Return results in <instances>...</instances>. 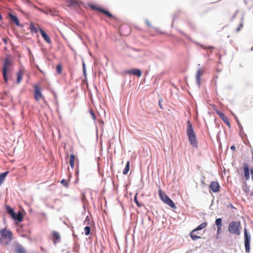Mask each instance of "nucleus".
<instances>
[{
	"label": "nucleus",
	"mask_w": 253,
	"mask_h": 253,
	"mask_svg": "<svg viewBox=\"0 0 253 253\" xmlns=\"http://www.w3.org/2000/svg\"><path fill=\"white\" fill-rule=\"evenodd\" d=\"M159 196L161 200L165 204L168 205L170 208L175 209L176 206H175L172 200L169 198L165 193H163L161 190H159Z\"/></svg>",
	"instance_id": "obj_5"
},
{
	"label": "nucleus",
	"mask_w": 253,
	"mask_h": 253,
	"mask_svg": "<svg viewBox=\"0 0 253 253\" xmlns=\"http://www.w3.org/2000/svg\"><path fill=\"white\" fill-rule=\"evenodd\" d=\"M240 228L241 222L234 220L229 223L228 230L230 233L239 236L241 234Z\"/></svg>",
	"instance_id": "obj_3"
},
{
	"label": "nucleus",
	"mask_w": 253,
	"mask_h": 253,
	"mask_svg": "<svg viewBox=\"0 0 253 253\" xmlns=\"http://www.w3.org/2000/svg\"><path fill=\"white\" fill-rule=\"evenodd\" d=\"M222 218H217L215 219V224L216 225L217 227V234H220L222 231Z\"/></svg>",
	"instance_id": "obj_14"
},
{
	"label": "nucleus",
	"mask_w": 253,
	"mask_h": 253,
	"mask_svg": "<svg viewBox=\"0 0 253 253\" xmlns=\"http://www.w3.org/2000/svg\"><path fill=\"white\" fill-rule=\"evenodd\" d=\"M29 29L32 33H36L38 32V29L35 26L33 23L30 24Z\"/></svg>",
	"instance_id": "obj_27"
},
{
	"label": "nucleus",
	"mask_w": 253,
	"mask_h": 253,
	"mask_svg": "<svg viewBox=\"0 0 253 253\" xmlns=\"http://www.w3.org/2000/svg\"><path fill=\"white\" fill-rule=\"evenodd\" d=\"M196 231H194V230H193L190 233V236L192 240L196 241L197 239H201L202 237L199 236H197L195 234V233Z\"/></svg>",
	"instance_id": "obj_25"
},
{
	"label": "nucleus",
	"mask_w": 253,
	"mask_h": 253,
	"mask_svg": "<svg viewBox=\"0 0 253 253\" xmlns=\"http://www.w3.org/2000/svg\"><path fill=\"white\" fill-rule=\"evenodd\" d=\"M216 114L218 115V116L220 118V119L223 121V122L228 126V127H230V124L228 120L227 117L224 115V114L219 110L216 111Z\"/></svg>",
	"instance_id": "obj_11"
},
{
	"label": "nucleus",
	"mask_w": 253,
	"mask_h": 253,
	"mask_svg": "<svg viewBox=\"0 0 253 253\" xmlns=\"http://www.w3.org/2000/svg\"><path fill=\"white\" fill-rule=\"evenodd\" d=\"M244 234L245 251L247 253H249L250 251V242L251 236L250 233L248 232V230L246 227H245L244 229Z\"/></svg>",
	"instance_id": "obj_7"
},
{
	"label": "nucleus",
	"mask_w": 253,
	"mask_h": 253,
	"mask_svg": "<svg viewBox=\"0 0 253 253\" xmlns=\"http://www.w3.org/2000/svg\"><path fill=\"white\" fill-rule=\"evenodd\" d=\"M132 49L135 51H138V52L141 51V49H136V48H132Z\"/></svg>",
	"instance_id": "obj_49"
},
{
	"label": "nucleus",
	"mask_w": 253,
	"mask_h": 253,
	"mask_svg": "<svg viewBox=\"0 0 253 253\" xmlns=\"http://www.w3.org/2000/svg\"><path fill=\"white\" fill-rule=\"evenodd\" d=\"M9 20L11 23H14L18 27H23V25L20 24L19 20L17 16L14 15L12 13H9L8 14Z\"/></svg>",
	"instance_id": "obj_9"
},
{
	"label": "nucleus",
	"mask_w": 253,
	"mask_h": 253,
	"mask_svg": "<svg viewBox=\"0 0 253 253\" xmlns=\"http://www.w3.org/2000/svg\"><path fill=\"white\" fill-rule=\"evenodd\" d=\"M83 72L84 76H86V69H85V65L84 62L83 63Z\"/></svg>",
	"instance_id": "obj_40"
},
{
	"label": "nucleus",
	"mask_w": 253,
	"mask_h": 253,
	"mask_svg": "<svg viewBox=\"0 0 253 253\" xmlns=\"http://www.w3.org/2000/svg\"><path fill=\"white\" fill-rule=\"evenodd\" d=\"M230 149L232 151H234L236 149V147L235 145H232L230 147Z\"/></svg>",
	"instance_id": "obj_47"
},
{
	"label": "nucleus",
	"mask_w": 253,
	"mask_h": 253,
	"mask_svg": "<svg viewBox=\"0 0 253 253\" xmlns=\"http://www.w3.org/2000/svg\"><path fill=\"white\" fill-rule=\"evenodd\" d=\"M34 95L36 100L38 101L40 98L42 97V94L41 89L38 84L34 86Z\"/></svg>",
	"instance_id": "obj_10"
},
{
	"label": "nucleus",
	"mask_w": 253,
	"mask_h": 253,
	"mask_svg": "<svg viewBox=\"0 0 253 253\" xmlns=\"http://www.w3.org/2000/svg\"><path fill=\"white\" fill-rule=\"evenodd\" d=\"M178 31H179V32L180 34H182V35H184L186 37H187V38L189 39V37H188V36L187 35H186V34H185L183 32H182V31H181V30H178Z\"/></svg>",
	"instance_id": "obj_43"
},
{
	"label": "nucleus",
	"mask_w": 253,
	"mask_h": 253,
	"mask_svg": "<svg viewBox=\"0 0 253 253\" xmlns=\"http://www.w3.org/2000/svg\"><path fill=\"white\" fill-rule=\"evenodd\" d=\"M212 53V51H211L208 54V56H209L210 54H211Z\"/></svg>",
	"instance_id": "obj_55"
},
{
	"label": "nucleus",
	"mask_w": 253,
	"mask_h": 253,
	"mask_svg": "<svg viewBox=\"0 0 253 253\" xmlns=\"http://www.w3.org/2000/svg\"><path fill=\"white\" fill-rule=\"evenodd\" d=\"M208 225L207 222H204L198 226L196 228L194 229V231H197L203 229Z\"/></svg>",
	"instance_id": "obj_24"
},
{
	"label": "nucleus",
	"mask_w": 253,
	"mask_h": 253,
	"mask_svg": "<svg viewBox=\"0 0 253 253\" xmlns=\"http://www.w3.org/2000/svg\"><path fill=\"white\" fill-rule=\"evenodd\" d=\"M61 183L62 184H63L64 186L65 187H68V182L65 179H63L61 180Z\"/></svg>",
	"instance_id": "obj_36"
},
{
	"label": "nucleus",
	"mask_w": 253,
	"mask_h": 253,
	"mask_svg": "<svg viewBox=\"0 0 253 253\" xmlns=\"http://www.w3.org/2000/svg\"><path fill=\"white\" fill-rule=\"evenodd\" d=\"M12 62L9 57L5 58L3 65L2 75L4 81L5 83L8 82L7 74L9 72L8 68L12 66Z\"/></svg>",
	"instance_id": "obj_4"
},
{
	"label": "nucleus",
	"mask_w": 253,
	"mask_h": 253,
	"mask_svg": "<svg viewBox=\"0 0 253 253\" xmlns=\"http://www.w3.org/2000/svg\"><path fill=\"white\" fill-rule=\"evenodd\" d=\"M68 2L71 5H76V6L80 5V2L78 1H77V0H68Z\"/></svg>",
	"instance_id": "obj_29"
},
{
	"label": "nucleus",
	"mask_w": 253,
	"mask_h": 253,
	"mask_svg": "<svg viewBox=\"0 0 253 253\" xmlns=\"http://www.w3.org/2000/svg\"><path fill=\"white\" fill-rule=\"evenodd\" d=\"M202 74H203V72L201 71V69H199L198 70V71L197 72V74H196V81H197V84L198 85L199 87L200 86V84H201V76H202Z\"/></svg>",
	"instance_id": "obj_19"
},
{
	"label": "nucleus",
	"mask_w": 253,
	"mask_h": 253,
	"mask_svg": "<svg viewBox=\"0 0 253 253\" xmlns=\"http://www.w3.org/2000/svg\"><path fill=\"white\" fill-rule=\"evenodd\" d=\"M12 232L6 228L0 230V244L6 246L10 244L12 240Z\"/></svg>",
	"instance_id": "obj_2"
},
{
	"label": "nucleus",
	"mask_w": 253,
	"mask_h": 253,
	"mask_svg": "<svg viewBox=\"0 0 253 253\" xmlns=\"http://www.w3.org/2000/svg\"><path fill=\"white\" fill-rule=\"evenodd\" d=\"M3 42H4L5 44H7V41L5 39H3Z\"/></svg>",
	"instance_id": "obj_51"
},
{
	"label": "nucleus",
	"mask_w": 253,
	"mask_h": 253,
	"mask_svg": "<svg viewBox=\"0 0 253 253\" xmlns=\"http://www.w3.org/2000/svg\"><path fill=\"white\" fill-rule=\"evenodd\" d=\"M250 196H253V193H252L250 194Z\"/></svg>",
	"instance_id": "obj_56"
},
{
	"label": "nucleus",
	"mask_w": 253,
	"mask_h": 253,
	"mask_svg": "<svg viewBox=\"0 0 253 253\" xmlns=\"http://www.w3.org/2000/svg\"><path fill=\"white\" fill-rule=\"evenodd\" d=\"M87 221H88V222H87V224H89V217L88 216H87L85 218V221H84V223L86 222Z\"/></svg>",
	"instance_id": "obj_46"
},
{
	"label": "nucleus",
	"mask_w": 253,
	"mask_h": 253,
	"mask_svg": "<svg viewBox=\"0 0 253 253\" xmlns=\"http://www.w3.org/2000/svg\"><path fill=\"white\" fill-rule=\"evenodd\" d=\"M11 217L15 222H20L22 221L23 216L22 212L19 211L18 213L15 212L14 215H12Z\"/></svg>",
	"instance_id": "obj_13"
},
{
	"label": "nucleus",
	"mask_w": 253,
	"mask_h": 253,
	"mask_svg": "<svg viewBox=\"0 0 253 253\" xmlns=\"http://www.w3.org/2000/svg\"><path fill=\"white\" fill-rule=\"evenodd\" d=\"M98 124L99 125V126L101 128H103L104 126V122L102 120H98Z\"/></svg>",
	"instance_id": "obj_37"
},
{
	"label": "nucleus",
	"mask_w": 253,
	"mask_h": 253,
	"mask_svg": "<svg viewBox=\"0 0 253 253\" xmlns=\"http://www.w3.org/2000/svg\"><path fill=\"white\" fill-rule=\"evenodd\" d=\"M84 234L85 235H88L90 233V227L89 226H86L84 228Z\"/></svg>",
	"instance_id": "obj_31"
},
{
	"label": "nucleus",
	"mask_w": 253,
	"mask_h": 253,
	"mask_svg": "<svg viewBox=\"0 0 253 253\" xmlns=\"http://www.w3.org/2000/svg\"><path fill=\"white\" fill-rule=\"evenodd\" d=\"M130 168L129 162L127 161L123 172V174L126 175L128 173Z\"/></svg>",
	"instance_id": "obj_28"
},
{
	"label": "nucleus",
	"mask_w": 253,
	"mask_h": 253,
	"mask_svg": "<svg viewBox=\"0 0 253 253\" xmlns=\"http://www.w3.org/2000/svg\"><path fill=\"white\" fill-rule=\"evenodd\" d=\"M251 174V178L252 180L253 181V168H252L250 169Z\"/></svg>",
	"instance_id": "obj_44"
},
{
	"label": "nucleus",
	"mask_w": 253,
	"mask_h": 253,
	"mask_svg": "<svg viewBox=\"0 0 253 253\" xmlns=\"http://www.w3.org/2000/svg\"><path fill=\"white\" fill-rule=\"evenodd\" d=\"M26 1L28 2H29L28 0H26Z\"/></svg>",
	"instance_id": "obj_60"
},
{
	"label": "nucleus",
	"mask_w": 253,
	"mask_h": 253,
	"mask_svg": "<svg viewBox=\"0 0 253 253\" xmlns=\"http://www.w3.org/2000/svg\"><path fill=\"white\" fill-rule=\"evenodd\" d=\"M39 31H40L42 37V38L44 40V41L47 43H51V41L50 40V37L47 35V34L42 28H39Z\"/></svg>",
	"instance_id": "obj_16"
},
{
	"label": "nucleus",
	"mask_w": 253,
	"mask_h": 253,
	"mask_svg": "<svg viewBox=\"0 0 253 253\" xmlns=\"http://www.w3.org/2000/svg\"><path fill=\"white\" fill-rule=\"evenodd\" d=\"M5 210L8 214H9L10 217L14 215V213L15 212L14 210L9 206L6 205L5 207Z\"/></svg>",
	"instance_id": "obj_21"
},
{
	"label": "nucleus",
	"mask_w": 253,
	"mask_h": 253,
	"mask_svg": "<svg viewBox=\"0 0 253 253\" xmlns=\"http://www.w3.org/2000/svg\"><path fill=\"white\" fill-rule=\"evenodd\" d=\"M52 236L53 237V241L54 244H56L57 242H58L60 239V236L59 233L55 231H53L52 232Z\"/></svg>",
	"instance_id": "obj_18"
},
{
	"label": "nucleus",
	"mask_w": 253,
	"mask_h": 253,
	"mask_svg": "<svg viewBox=\"0 0 253 253\" xmlns=\"http://www.w3.org/2000/svg\"><path fill=\"white\" fill-rule=\"evenodd\" d=\"M90 114L93 120L95 121L96 119V116H95V115L93 111L92 110H90Z\"/></svg>",
	"instance_id": "obj_38"
},
{
	"label": "nucleus",
	"mask_w": 253,
	"mask_h": 253,
	"mask_svg": "<svg viewBox=\"0 0 253 253\" xmlns=\"http://www.w3.org/2000/svg\"><path fill=\"white\" fill-rule=\"evenodd\" d=\"M146 55V54L145 52L142 51L140 54L137 55V57L142 58V57L145 56Z\"/></svg>",
	"instance_id": "obj_39"
},
{
	"label": "nucleus",
	"mask_w": 253,
	"mask_h": 253,
	"mask_svg": "<svg viewBox=\"0 0 253 253\" xmlns=\"http://www.w3.org/2000/svg\"><path fill=\"white\" fill-rule=\"evenodd\" d=\"M186 133L190 145L195 148H197L198 141L196 135L194 132L192 124L189 121H187Z\"/></svg>",
	"instance_id": "obj_1"
},
{
	"label": "nucleus",
	"mask_w": 253,
	"mask_h": 253,
	"mask_svg": "<svg viewBox=\"0 0 253 253\" xmlns=\"http://www.w3.org/2000/svg\"><path fill=\"white\" fill-rule=\"evenodd\" d=\"M137 194L136 193L134 196V202L135 203V204L137 205V206L138 207H141V204L138 202L137 199Z\"/></svg>",
	"instance_id": "obj_32"
},
{
	"label": "nucleus",
	"mask_w": 253,
	"mask_h": 253,
	"mask_svg": "<svg viewBox=\"0 0 253 253\" xmlns=\"http://www.w3.org/2000/svg\"><path fill=\"white\" fill-rule=\"evenodd\" d=\"M201 47L205 49H211L212 50L214 48V47L212 46H205L203 44H200Z\"/></svg>",
	"instance_id": "obj_33"
},
{
	"label": "nucleus",
	"mask_w": 253,
	"mask_h": 253,
	"mask_svg": "<svg viewBox=\"0 0 253 253\" xmlns=\"http://www.w3.org/2000/svg\"><path fill=\"white\" fill-rule=\"evenodd\" d=\"M88 5L91 9L100 12L109 19L114 18V16L113 15V14L107 10L104 9L100 7L97 6L90 3H89Z\"/></svg>",
	"instance_id": "obj_6"
},
{
	"label": "nucleus",
	"mask_w": 253,
	"mask_h": 253,
	"mask_svg": "<svg viewBox=\"0 0 253 253\" xmlns=\"http://www.w3.org/2000/svg\"><path fill=\"white\" fill-rule=\"evenodd\" d=\"M2 19V16L1 15V14L0 13V20H1Z\"/></svg>",
	"instance_id": "obj_54"
},
{
	"label": "nucleus",
	"mask_w": 253,
	"mask_h": 253,
	"mask_svg": "<svg viewBox=\"0 0 253 253\" xmlns=\"http://www.w3.org/2000/svg\"><path fill=\"white\" fill-rule=\"evenodd\" d=\"M159 105L161 109H163L164 108H163V106H162V103H161V100H159Z\"/></svg>",
	"instance_id": "obj_48"
},
{
	"label": "nucleus",
	"mask_w": 253,
	"mask_h": 253,
	"mask_svg": "<svg viewBox=\"0 0 253 253\" xmlns=\"http://www.w3.org/2000/svg\"><path fill=\"white\" fill-rule=\"evenodd\" d=\"M232 115L234 117V118L238 124V126H239V135L241 136V137H243V135H245L244 131H243V127L240 123V122L239 121V120H238L237 117L236 116V115H235L234 113H232Z\"/></svg>",
	"instance_id": "obj_17"
},
{
	"label": "nucleus",
	"mask_w": 253,
	"mask_h": 253,
	"mask_svg": "<svg viewBox=\"0 0 253 253\" xmlns=\"http://www.w3.org/2000/svg\"><path fill=\"white\" fill-rule=\"evenodd\" d=\"M56 72L58 74H61L62 72V66L58 64L56 66Z\"/></svg>",
	"instance_id": "obj_35"
},
{
	"label": "nucleus",
	"mask_w": 253,
	"mask_h": 253,
	"mask_svg": "<svg viewBox=\"0 0 253 253\" xmlns=\"http://www.w3.org/2000/svg\"><path fill=\"white\" fill-rule=\"evenodd\" d=\"M238 10H237V11L235 12V14H234L232 16V17L231 20H233V19L236 17V15H237V13H238Z\"/></svg>",
	"instance_id": "obj_45"
},
{
	"label": "nucleus",
	"mask_w": 253,
	"mask_h": 253,
	"mask_svg": "<svg viewBox=\"0 0 253 253\" xmlns=\"http://www.w3.org/2000/svg\"><path fill=\"white\" fill-rule=\"evenodd\" d=\"M37 68L39 69V66H37Z\"/></svg>",
	"instance_id": "obj_58"
},
{
	"label": "nucleus",
	"mask_w": 253,
	"mask_h": 253,
	"mask_svg": "<svg viewBox=\"0 0 253 253\" xmlns=\"http://www.w3.org/2000/svg\"><path fill=\"white\" fill-rule=\"evenodd\" d=\"M145 21L146 24H147V25L148 27L154 28L156 31H158V28L153 27L147 19H145Z\"/></svg>",
	"instance_id": "obj_34"
},
{
	"label": "nucleus",
	"mask_w": 253,
	"mask_h": 253,
	"mask_svg": "<svg viewBox=\"0 0 253 253\" xmlns=\"http://www.w3.org/2000/svg\"><path fill=\"white\" fill-rule=\"evenodd\" d=\"M148 219L150 221H152L151 217L149 215L148 216Z\"/></svg>",
	"instance_id": "obj_52"
},
{
	"label": "nucleus",
	"mask_w": 253,
	"mask_h": 253,
	"mask_svg": "<svg viewBox=\"0 0 253 253\" xmlns=\"http://www.w3.org/2000/svg\"><path fill=\"white\" fill-rule=\"evenodd\" d=\"M243 23L241 22L236 29L237 32H239L241 29V28L243 27Z\"/></svg>",
	"instance_id": "obj_41"
},
{
	"label": "nucleus",
	"mask_w": 253,
	"mask_h": 253,
	"mask_svg": "<svg viewBox=\"0 0 253 253\" xmlns=\"http://www.w3.org/2000/svg\"><path fill=\"white\" fill-rule=\"evenodd\" d=\"M244 174L245 179L248 180L250 177V169L249 167V165L247 163H245L244 164Z\"/></svg>",
	"instance_id": "obj_15"
},
{
	"label": "nucleus",
	"mask_w": 253,
	"mask_h": 253,
	"mask_svg": "<svg viewBox=\"0 0 253 253\" xmlns=\"http://www.w3.org/2000/svg\"><path fill=\"white\" fill-rule=\"evenodd\" d=\"M243 20H244V16H242V17L241 18V22L243 23Z\"/></svg>",
	"instance_id": "obj_53"
},
{
	"label": "nucleus",
	"mask_w": 253,
	"mask_h": 253,
	"mask_svg": "<svg viewBox=\"0 0 253 253\" xmlns=\"http://www.w3.org/2000/svg\"><path fill=\"white\" fill-rule=\"evenodd\" d=\"M9 172V171H6L0 173V186L3 183L6 176Z\"/></svg>",
	"instance_id": "obj_20"
},
{
	"label": "nucleus",
	"mask_w": 253,
	"mask_h": 253,
	"mask_svg": "<svg viewBox=\"0 0 253 253\" xmlns=\"http://www.w3.org/2000/svg\"><path fill=\"white\" fill-rule=\"evenodd\" d=\"M22 76H23V71L21 70H19L17 73L16 83L17 84H20V83L21 82V81L22 79Z\"/></svg>",
	"instance_id": "obj_23"
},
{
	"label": "nucleus",
	"mask_w": 253,
	"mask_h": 253,
	"mask_svg": "<svg viewBox=\"0 0 253 253\" xmlns=\"http://www.w3.org/2000/svg\"><path fill=\"white\" fill-rule=\"evenodd\" d=\"M146 61L145 60H144V61H143V63H146Z\"/></svg>",
	"instance_id": "obj_57"
},
{
	"label": "nucleus",
	"mask_w": 253,
	"mask_h": 253,
	"mask_svg": "<svg viewBox=\"0 0 253 253\" xmlns=\"http://www.w3.org/2000/svg\"><path fill=\"white\" fill-rule=\"evenodd\" d=\"M16 253H26L25 249L20 245H18L16 249Z\"/></svg>",
	"instance_id": "obj_26"
},
{
	"label": "nucleus",
	"mask_w": 253,
	"mask_h": 253,
	"mask_svg": "<svg viewBox=\"0 0 253 253\" xmlns=\"http://www.w3.org/2000/svg\"><path fill=\"white\" fill-rule=\"evenodd\" d=\"M78 167V166H77V168ZM75 174L77 176V177L78 176V175L79 174V170L78 168H76V172H75ZM76 180H77V178H76Z\"/></svg>",
	"instance_id": "obj_42"
},
{
	"label": "nucleus",
	"mask_w": 253,
	"mask_h": 253,
	"mask_svg": "<svg viewBox=\"0 0 253 253\" xmlns=\"http://www.w3.org/2000/svg\"><path fill=\"white\" fill-rule=\"evenodd\" d=\"M210 188L213 193H217L219 191L220 186L217 181H212L210 184Z\"/></svg>",
	"instance_id": "obj_12"
},
{
	"label": "nucleus",
	"mask_w": 253,
	"mask_h": 253,
	"mask_svg": "<svg viewBox=\"0 0 253 253\" xmlns=\"http://www.w3.org/2000/svg\"><path fill=\"white\" fill-rule=\"evenodd\" d=\"M173 17H176V15H173Z\"/></svg>",
	"instance_id": "obj_59"
},
{
	"label": "nucleus",
	"mask_w": 253,
	"mask_h": 253,
	"mask_svg": "<svg viewBox=\"0 0 253 253\" xmlns=\"http://www.w3.org/2000/svg\"><path fill=\"white\" fill-rule=\"evenodd\" d=\"M124 73L126 74L133 75L137 77H140L142 75L141 71L140 69L136 68L125 70Z\"/></svg>",
	"instance_id": "obj_8"
},
{
	"label": "nucleus",
	"mask_w": 253,
	"mask_h": 253,
	"mask_svg": "<svg viewBox=\"0 0 253 253\" xmlns=\"http://www.w3.org/2000/svg\"><path fill=\"white\" fill-rule=\"evenodd\" d=\"M219 235L220 234H216L215 238L216 239H219L220 238Z\"/></svg>",
	"instance_id": "obj_50"
},
{
	"label": "nucleus",
	"mask_w": 253,
	"mask_h": 253,
	"mask_svg": "<svg viewBox=\"0 0 253 253\" xmlns=\"http://www.w3.org/2000/svg\"><path fill=\"white\" fill-rule=\"evenodd\" d=\"M75 156L74 154H71L70 156L69 163L71 168L73 169L75 166Z\"/></svg>",
	"instance_id": "obj_22"
},
{
	"label": "nucleus",
	"mask_w": 253,
	"mask_h": 253,
	"mask_svg": "<svg viewBox=\"0 0 253 253\" xmlns=\"http://www.w3.org/2000/svg\"><path fill=\"white\" fill-rule=\"evenodd\" d=\"M243 190L246 193H248L250 191V187L246 183H245V185H244Z\"/></svg>",
	"instance_id": "obj_30"
}]
</instances>
